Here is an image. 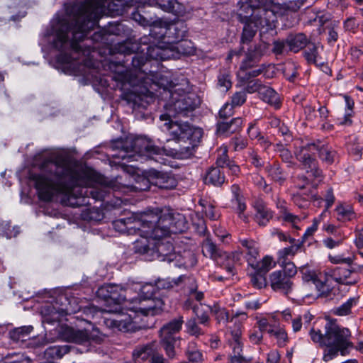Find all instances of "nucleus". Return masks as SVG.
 <instances>
[{
	"instance_id": "4c0bfd02",
	"label": "nucleus",
	"mask_w": 363,
	"mask_h": 363,
	"mask_svg": "<svg viewBox=\"0 0 363 363\" xmlns=\"http://www.w3.org/2000/svg\"><path fill=\"white\" fill-rule=\"evenodd\" d=\"M242 23H244L245 26H244L242 33L241 43L248 44L253 39L257 28H255L256 29H255L252 26V24H254L253 21H247V22H242ZM260 29L262 30V28H260Z\"/></svg>"
},
{
	"instance_id": "37998d69",
	"label": "nucleus",
	"mask_w": 363,
	"mask_h": 363,
	"mask_svg": "<svg viewBox=\"0 0 363 363\" xmlns=\"http://www.w3.org/2000/svg\"><path fill=\"white\" fill-rule=\"evenodd\" d=\"M252 267L257 269V271L266 274L271 269L275 267V263H274L272 257L265 256L262 261L257 262L255 264V262H253V266Z\"/></svg>"
},
{
	"instance_id": "0e129e2a",
	"label": "nucleus",
	"mask_w": 363,
	"mask_h": 363,
	"mask_svg": "<svg viewBox=\"0 0 363 363\" xmlns=\"http://www.w3.org/2000/svg\"><path fill=\"white\" fill-rule=\"evenodd\" d=\"M212 311L215 315L216 319L219 323H225L228 322L229 315L228 312L225 308L215 307Z\"/></svg>"
},
{
	"instance_id": "4d7b16f0",
	"label": "nucleus",
	"mask_w": 363,
	"mask_h": 363,
	"mask_svg": "<svg viewBox=\"0 0 363 363\" xmlns=\"http://www.w3.org/2000/svg\"><path fill=\"white\" fill-rule=\"evenodd\" d=\"M186 328L187 333L193 336L199 337L203 334V331L199 326L195 318H191L186 321Z\"/></svg>"
},
{
	"instance_id": "13d9d810",
	"label": "nucleus",
	"mask_w": 363,
	"mask_h": 363,
	"mask_svg": "<svg viewBox=\"0 0 363 363\" xmlns=\"http://www.w3.org/2000/svg\"><path fill=\"white\" fill-rule=\"evenodd\" d=\"M345 101L347 106V110L344 116V121L341 122L342 124L350 125L352 123L351 117L353 114V107L354 105V101L348 96H345Z\"/></svg>"
},
{
	"instance_id": "ddd939ff",
	"label": "nucleus",
	"mask_w": 363,
	"mask_h": 363,
	"mask_svg": "<svg viewBox=\"0 0 363 363\" xmlns=\"http://www.w3.org/2000/svg\"><path fill=\"white\" fill-rule=\"evenodd\" d=\"M169 235L158 236L157 240H155V247L152 250L150 260L156 259L161 261H167L172 262L174 259L173 245L169 240Z\"/></svg>"
},
{
	"instance_id": "6e6d98bb",
	"label": "nucleus",
	"mask_w": 363,
	"mask_h": 363,
	"mask_svg": "<svg viewBox=\"0 0 363 363\" xmlns=\"http://www.w3.org/2000/svg\"><path fill=\"white\" fill-rule=\"evenodd\" d=\"M177 51L184 55H191L195 52L194 46L190 41L183 40V39L176 43Z\"/></svg>"
},
{
	"instance_id": "473e14b6",
	"label": "nucleus",
	"mask_w": 363,
	"mask_h": 363,
	"mask_svg": "<svg viewBox=\"0 0 363 363\" xmlns=\"http://www.w3.org/2000/svg\"><path fill=\"white\" fill-rule=\"evenodd\" d=\"M242 247L247 251V261L251 266H253L257 257L259 255L257 244L252 240L243 239L240 240Z\"/></svg>"
},
{
	"instance_id": "20e7f679",
	"label": "nucleus",
	"mask_w": 363,
	"mask_h": 363,
	"mask_svg": "<svg viewBox=\"0 0 363 363\" xmlns=\"http://www.w3.org/2000/svg\"><path fill=\"white\" fill-rule=\"evenodd\" d=\"M160 120L163 123L160 125L162 131L169 133V138L166 140H175L180 144L178 148H174V155L179 159H186L191 157L195 147L199 143L202 131L199 128L191 126L188 123L173 122L169 113L162 114Z\"/></svg>"
},
{
	"instance_id": "1a4fd4ad",
	"label": "nucleus",
	"mask_w": 363,
	"mask_h": 363,
	"mask_svg": "<svg viewBox=\"0 0 363 363\" xmlns=\"http://www.w3.org/2000/svg\"><path fill=\"white\" fill-rule=\"evenodd\" d=\"M186 32L187 28L183 21L167 23L159 21L151 25L150 35L155 39H167V43L173 44L182 40Z\"/></svg>"
},
{
	"instance_id": "7ed1b4c3",
	"label": "nucleus",
	"mask_w": 363,
	"mask_h": 363,
	"mask_svg": "<svg viewBox=\"0 0 363 363\" xmlns=\"http://www.w3.org/2000/svg\"><path fill=\"white\" fill-rule=\"evenodd\" d=\"M159 220L158 211L132 212L128 216L116 219L112 225L116 231L126 235H138L140 237L133 242L136 253L144 255L150 260L152 250L160 233L156 226Z\"/></svg>"
},
{
	"instance_id": "c756f323",
	"label": "nucleus",
	"mask_w": 363,
	"mask_h": 363,
	"mask_svg": "<svg viewBox=\"0 0 363 363\" xmlns=\"http://www.w3.org/2000/svg\"><path fill=\"white\" fill-rule=\"evenodd\" d=\"M289 242L291 245L279 250L277 259H288L289 257L295 256L301 250L303 245L299 240L296 242L294 238H289Z\"/></svg>"
},
{
	"instance_id": "dca6fc26",
	"label": "nucleus",
	"mask_w": 363,
	"mask_h": 363,
	"mask_svg": "<svg viewBox=\"0 0 363 363\" xmlns=\"http://www.w3.org/2000/svg\"><path fill=\"white\" fill-rule=\"evenodd\" d=\"M269 283L273 291L285 295L289 294L293 287V282L281 270H277L270 274Z\"/></svg>"
},
{
	"instance_id": "0eeeda50",
	"label": "nucleus",
	"mask_w": 363,
	"mask_h": 363,
	"mask_svg": "<svg viewBox=\"0 0 363 363\" xmlns=\"http://www.w3.org/2000/svg\"><path fill=\"white\" fill-rule=\"evenodd\" d=\"M155 288V284L150 283L137 284L134 289L139 290L138 296L125 303L127 311L145 316L161 313L164 303L160 298H152Z\"/></svg>"
},
{
	"instance_id": "6e6552de",
	"label": "nucleus",
	"mask_w": 363,
	"mask_h": 363,
	"mask_svg": "<svg viewBox=\"0 0 363 363\" xmlns=\"http://www.w3.org/2000/svg\"><path fill=\"white\" fill-rule=\"evenodd\" d=\"M164 148H160L145 137H137L133 141L132 152H127L126 155H121L123 160L127 158L130 160H154L158 163H164L162 156L169 155Z\"/></svg>"
},
{
	"instance_id": "f8f14e48",
	"label": "nucleus",
	"mask_w": 363,
	"mask_h": 363,
	"mask_svg": "<svg viewBox=\"0 0 363 363\" xmlns=\"http://www.w3.org/2000/svg\"><path fill=\"white\" fill-rule=\"evenodd\" d=\"M152 212L158 211L159 220L156 222V226L160 233V236L169 235L171 233H182L186 228L185 218L183 216L178 214L174 217L169 213L167 216L162 215V211L159 208L150 210Z\"/></svg>"
},
{
	"instance_id": "c9c22d12",
	"label": "nucleus",
	"mask_w": 363,
	"mask_h": 363,
	"mask_svg": "<svg viewBox=\"0 0 363 363\" xmlns=\"http://www.w3.org/2000/svg\"><path fill=\"white\" fill-rule=\"evenodd\" d=\"M33 330V327L30 325L23 326L13 329L9 333L11 339L13 341H25L26 337Z\"/></svg>"
},
{
	"instance_id": "9d476101",
	"label": "nucleus",
	"mask_w": 363,
	"mask_h": 363,
	"mask_svg": "<svg viewBox=\"0 0 363 363\" xmlns=\"http://www.w3.org/2000/svg\"><path fill=\"white\" fill-rule=\"evenodd\" d=\"M150 181L147 178L139 174L124 173L123 176L116 177L106 184V188L114 191L127 194L133 191H147L150 188Z\"/></svg>"
},
{
	"instance_id": "2f4dec72",
	"label": "nucleus",
	"mask_w": 363,
	"mask_h": 363,
	"mask_svg": "<svg viewBox=\"0 0 363 363\" xmlns=\"http://www.w3.org/2000/svg\"><path fill=\"white\" fill-rule=\"evenodd\" d=\"M225 182V175L218 167H211L207 172L204 182L215 186L222 185Z\"/></svg>"
},
{
	"instance_id": "49530a36",
	"label": "nucleus",
	"mask_w": 363,
	"mask_h": 363,
	"mask_svg": "<svg viewBox=\"0 0 363 363\" xmlns=\"http://www.w3.org/2000/svg\"><path fill=\"white\" fill-rule=\"evenodd\" d=\"M300 272L303 274V279L306 283H312L318 289V275L315 270L310 269L307 266H302Z\"/></svg>"
},
{
	"instance_id": "052dcab7",
	"label": "nucleus",
	"mask_w": 363,
	"mask_h": 363,
	"mask_svg": "<svg viewBox=\"0 0 363 363\" xmlns=\"http://www.w3.org/2000/svg\"><path fill=\"white\" fill-rule=\"evenodd\" d=\"M228 156V150L226 147H220L218 150V157L216 159V164L220 167H225L228 165V162H230Z\"/></svg>"
},
{
	"instance_id": "f257e3e1",
	"label": "nucleus",
	"mask_w": 363,
	"mask_h": 363,
	"mask_svg": "<svg viewBox=\"0 0 363 363\" xmlns=\"http://www.w3.org/2000/svg\"><path fill=\"white\" fill-rule=\"evenodd\" d=\"M42 173L31 174L30 178L35 182V186L40 200L50 201L56 194H64L70 200L90 194L95 200H103L106 189L102 188L90 191L84 189L89 184L87 180L91 176L99 183H105V179L96 174H87L77 171L66 159L60 157L55 161H45L41 166Z\"/></svg>"
},
{
	"instance_id": "3c124183",
	"label": "nucleus",
	"mask_w": 363,
	"mask_h": 363,
	"mask_svg": "<svg viewBox=\"0 0 363 363\" xmlns=\"http://www.w3.org/2000/svg\"><path fill=\"white\" fill-rule=\"evenodd\" d=\"M317 230L318 221L314 218L313 224L306 230L303 235L302 236L301 241L299 242H301L302 245L304 242H308V245H311L313 241H315L314 235Z\"/></svg>"
},
{
	"instance_id": "e2e57ef3",
	"label": "nucleus",
	"mask_w": 363,
	"mask_h": 363,
	"mask_svg": "<svg viewBox=\"0 0 363 363\" xmlns=\"http://www.w3.org/2000/svg\"><path fill=\"white\" fill-rule=\"evenodd\" d=\"M230 145L235 151H240L247 147V141L242 136L235 137L231 139Z\"/></svg>"
},
{
	"instance_id": "a211bd4d",
	"label": "nucleus",
	"mask_w": 363,
	"mask_h": 363,
	"mask_svg": "<svg viewBox=\"0 0 363 363\" xmlns=\"http://www.w3.org/2000/svg\"><path fill=\"white\" fill-rule=\"evenodd\" d=\"M133 313L134 317H133L132 314H128V315H121L116 319L111 320L110 325L123 333L135 332L138 330L140 327L135 320V316L140 315V314Z\"/></svg>"
},
{
	"instance_id": "aec40b11",
	"label": "nucleus",
	"mask_w": 363,
	"mask_h": 363,
	"mask_svg": "<svg viewBox=\"0 0 363 363\" xmlns=\"http://www.w3.org/2000/svg\"><path fill=\"white\" fill-rule=\"evenodd\" d=\"M306 0H289L284 4L275 3L271 0V11L273 14L274 19L277 15H284L287 11H296L304 3Z\"/></svg>"
},
{
	"instance_id": "f704fd0d",
	"label": "nucleus",
	"mask_w": 363,
	"mask_h": 363,
	"mask_svg": "<svg viewBox=\"0 0 363 363\" xmlns=\"http://www.w3.org/2000/svg\"><path fill=\"white\" fill-rule=\"evenodd\" d=\"M267 333L271 337H274L277 340V344L279 347H284L286 344L288 336L283 328L274 326L269 328Z\"/></svg>"
},
{
	"instance_id": "5fc2aeb1",
	"label": "nucleus",
	"mask_w": 363,
	"mask_h": 363,
	"mask_svg": "<svg viewBox=\"0 0 363 363\" xmlns=\"http://www.w3.org/2000/svg\"><path fill=\"white\" fill-rule=\"evenodd\" d=\"M357 299L356 298H350L345 303L334 310V313L337 315H347L350 313L351 308L356 305Z\"/></svg>"
},
{
	"instance_id": "423d86ee",
	"label": "nucleus",
	"mask_w": 363,
	"mask_h": 363,
	"mask_svg": "<svg viewBox=\"0 0 363 363\" xmlns=\"http://www.w3.org/2000/svg\"><path fill=\"white\" fill-rule=\"evenodd\" d=\"M238 16L240 22L253 21L257 28H272L274 22L271 0H240Z\"/></svg>"
},
{
	"instance_id": "39448f33",
	"label": "nucleus",
	"mask_w": 363,
	"mask_h": 363,
	"mask_svg": "<svg viewBox=\"0 0 363 363\" xmlns=\"http://www.w3.org/2000/svg\"><path fill=\"white\" fill-rule=\"evenodd\" d=\"M326 320L324 336L319 332V344L326 346L323 357L325 362L337 357L339 352L342 356L347 354L348 349L352 347V343L349 341L350 330L340 328L335 320L329 318Z\"/></svg>"
},
{
	"instance_id": "c03bdc74",
	"label": "nucleus",
	"mask_w": 363,
	"mask_h": 363,
	"mask_svg": "<svg viewBox=\"0 0 363 363\" xmlns=\"http://www.w3.org/2000/svg\"><path fill=\"white\" fill-rule=\"evenodd\" d=\"M277 207L280 209L283 219L285 221L291 223L294 227L297 228L296 225L300 221V218L287 210L285 203L284 201L278 203Z\"/></svg>"
},
{
	"instance_id": "de8ad7c7",
	"label": "nucleus",
	"mask_w": 363,
	"mask_h": 363,
	"mask_svg": "<svg viewBox=\"0 0 363 363\" xmlns=\"http://www.w3.org/2000/svg\"><path fill=\"white\" fill-rule=\"evenodd\" d=\"M281 267L283 268V273L286 274L290 279L297 273V269L295 264L289 259H277Z\"/></svg>"
},
{
	"instance_id": "f3484780",
	"label": "nucleus",
	"mask_w": 363,
	"mask_h": 363,
	"mask_svg": "<svg viewBox=\"0 0 363 363\" xmlns=\"http://www.w3.org/2000/svg\"><path fill=\"white\" fill-rule=\"evenodd\" d=\"M157 6L162 11L172 13L177 16L185 13L184 6L177 0H145L144 5Z\"/></svg>"
},
{
	"instance_id": "ea45409f",
	"label": "nucleus",
	"mask_w": 363,
	"mask_h": 363,
	"mask_svg": "<svg viewBox=\"0 0 363 363\" xmlns=\"http://www.w3.org/2000/svg\"><path fill=\"white\" fill-rule=\"evenodd\" d=\"M160 342L164 348L167 356L173 359L175 356L174 345L176 342L175 337H160Z\"/></svg>"
},
{
	"instance_id": "2eb2a0df",
	"label": "nucleus",
	"mask_w": 363,
	"mask_h": 363,
	"mask_svg": "<svg viewBox=\"0 0 363 363\" xmlns=\"http://www.w3.org/2000/svg\"><path fill=\"white\" fill-rule=\"evenodd\" d=\"M172 97L174 100L173 108L178 114H186V112L192 111L200 104L199 96L194 93L182 95L178 99L174 95Z\"/></svg>"
},
{
	"instance_id": "a878e982",
	"label": "nucleus",
	"mask_w": 363,
	"mask_h": 363,
	"mask_svg": "<svg viewBox=\"0 0 363 363\" xmlns=\"http://www.w3.org/2000/svg\"><path fill=\"white\" fill-rule=\"evenodd\" d=\"M155 352L154 345L151 343L137 347L133 352V357L135 362L141 363L152 358Z\"/></svg>"
},
{
	"instance_id": "e433bc0d",
	"label": "nucleus",
	"mask_w": 363,
	"mask_h": 363,
	"mask_svg": "<svg viewBox=\"0 0 363 363\" xmlns=\"http://www.w3.org/2000/svg\"><path fill=\"white\" fill-rule=\"evenodd\" d=\"M69 352L68 345L52 346L46 349L45 354L52 359H60Z\"/></svg>"
},
{
	"instance_id": "4468645a",
	"label": "nucleus",
	"mask_w": 363,
	"mask_h": 363,
	"mask_svg": "<svg viewBox=\"0 0 363 363\" xmlns=\"http://www.w3.org/2000/svg\"><path fill=\"white\" fill-rule=\"evenodd\" d=\"M338 21L333 20L330 14H324L319 16V35L325 38L329 44H333L337 40L338 34L336 28Z\"/></svg>"
},
{
	"instance_id": "bf43d9fd",
	"label": "nucleus",
	"mask_w": 363,
	"mask_h": 363,
	"mask_svg": "<svg viewBox=\"0 0 363 363\" xmlns=\"http://www.w3.org/2000/svg\"><path fill=\"white\" fill-rule=\"evenodd\" d=\"M264 274L263 272L257 271L251 275L250 281L255 288L260 289L266 286L267 281Z\"/></svg>"
},
{
	"instance_id": "680f3d73",
	"label": "nucleus",
	"mask_w": 363,
	"mask_h": 363,
	"mask_svg": "<svg viewBox=\"0 0 363 363\" xmlns=\"http://www.w3.org/2000/svg\"><path fill=\"white\" fill-rule=\"evenodd\" d=\"M317 53V48L314 44H309L307 46L304 52V56L308 64L318 66L316 61Z\"/></svg>"
},
{
	"instance_id": "864d4df0",
	"label": "nucleus",
	"mask_w": 363,
	"mask_h": 363,
	"mask_svg": "<svg viewBox=\"0 0 363 363\" xmlns=\"http://www.w3.org/2000/svg\"><path fill=\"white\" fill-rule=\"evenodd\" d=\"M269 66L266 67L264 65H260L258 68H255L249 71H245L244 78L247 80L250 78L256 77L262 74H263L266 77H269V75L267 74L268 69ZM244 72V70L240 72V75Z\"/></svg>"
},
{
	"instance_id": "b1692460",
	"label": "nucleus",
	"mask_w": 363,
	"mask_h": 363,
	"mask_svg": "<svg viewBox=\"0 0 363 363\" xmlns=\"http://www.w3.org/2000/svg\"><path fill=\"white\" fill-rule=\"evenodd\" d=\"M151 183L164 189H172L177 186V181L173 176L159 172H156L155 176L152 178Z\"/></svg>"
},
{
	"instance_id": "cd10ccee",
	"label": "nucleus",
	"mask_w": 363,
	"mask_h": 363,
	"mask_svg": "<svg viewBox=\"0 0 363 363\" xmlns=\"http://www.w3.org/2000/svg\"><path fill=\"white\" fill-rule=\"evenodd\" d=\"M259 97L264 102L274 106L276 109L280 108V98L279 94L271 87L265 86L259 91Z\"/></svg>"
},
{
	"instance_id": "338daca9",
	"label": "nucleus",
	"mask_w": 363,
	"mask_h": 363,
	"mask_svg": "<svg viewBox=\"0 0 363 363\" xmlns=\"http://www.w3.org/2000/svg\"><path fill=\"white\" fill-rule=\"evenodd\" d=\"M247 96L244 91L235 92L231 97V104L233 106H240L246 101Z\"/></svg>"
},
{
	"instance_id": "393cba45",
	"label": "nucleus",
	"mask_w": 363,
	"mask_h": 363,
	"mask_svg": "<svg viewBox=\"0 0 363 363\" xmlns=\"http://www.w3.org/2000/svg\"><path fill=\"white\" fill-rule=\"evenodd\" d=\"M184 320L182 316H179L169 322L160 330V337H175L174 335L180 331Z\"/></svg>"
},
{
	"instance_id": "774afa93",
	"label": "nucleus",
	"mask_w": 363,
	"mask_h": 363,
	"mask_svg": "<svg viewBox=\"0 0 363 363\" xmlns=\"http://www.w3.org/2000/svg\"><path fill=\"white\" fill-rule=\"evenodd\" d=\"M275 315H271L269 318H262L257 320V325L259 329L262 331H267L272 328H274V325L271 324L272 320H274Z\"/></svg>"
},
{
	"instance_id": "603ef678",
	"label": "nucleus",
	"mask_w": 363,
	"mask_h": 363,
	"mask_svg": "<svg viewBox=\"0 0 363 363\" xmlns=\"http://www.w3.org/2000/svg\"><path fill=\"white\" fill-rule=\"evenodd\" d=\"M80 310L79 306H76L74 308H70L67 307L65 309H60V311H56L54 307H52L50 309V313L52 315V318L50 321H60V317L65 316L67 314L74 313Z\"/></svg>"
},
{
	"instance_id": "a18cd8bd",
	"label": "nucleus",
	"mask_w": 363,
	"mask_h": 363,
	"mask_svg": "<svg viewBox=\"0 0 363 363\" xmlns=\"http://www.w3.org/2000/svg\"><path fill=\"white\" fill-rule=\"evenodd\" d=\"M335 210L337 213V219L340 221L350 220L354 217V213L350 206H345L340 204L337 206Z\"/></svg>"
},
{
	"instance_id": "4be33fe9",
	"label": "nucleus",
	"mask_w": 363,
	"mask_h": 363,
	"mask_svg": "<svg viewBox=\"0 0 363 363\" xmlns=\"http://www.w3.org/2000/svg\"><path fill=\"white\" fill-rule=\"evenodd\" d=\"M231 340H229L230 346L232 348L230 355L243 356L242 355V342L241 340L242 326L240 323H235L234 328L230 330Z\"/></svg>"
},
{
	"instance_id": "bb28decb",
	"label": "nucleus",
	"mask_w": 363,
	"mask_h": 363,
	"mask_svg": "<svg viewBox=\"0 0 363 363\" xmlns=\"http://www.w3.org/2000/svg\"><path fill=\"white\" fill-rule=\"evenodd\" d=\"M255 220L259 225L264 226L272 218V212L261 201L255 204Z\"/></svg>"
},
{
	"instance_id": "a19ab883",
	"label": "nucleus",
	"mask_w": 363,
	"mask_h": 363,
	"mask_svg": "<svg viewBox=\"0 0 363 363\" xmlns=\"http://www.w3.org/2000/svg\"><path fill=\"white\" fill-rule=\"evenodd\" d=\"M202 252L204 256L216 259L220 255V252L216 245L209 239H206L202 245Z\"/></svg>"
},
{
	"instance_id": "412c9836",
	"label": "nucleus",
	"mask_w": 363,
	"mask_h": 363,
	"mask_svg": "<svg viewBox=\"0 0 363 363\" xmlns=\"http://www.w3.org/2000/svg\"><path fill=\"white\" fill-rule=\"evenodd\" d=\"M233 208L239 214V216L244 221H247V217L243 213L246 209V204L243 196L240 194L239 186L233 184L231 186Z\"/></svg>"
},
{
	"instance_id": "69168bd1",
	"label": "nucleus",
	"mask_w": 363,
	"mask_h": 363,
	"mask_svg": "<svg viewBox=\"0 0 363 363\" xmlns=\"http://www.w3.org/2000/svg\"><path fill=\"white\" fill-rule=\"evenodd\" d=\"M218 85L223 91H227L232 86L230 76L228 74H220L218 77Z\"/></svg>"
},
{
	"instance_id": "8fccbe9b",
	"label": "nucleus",
	"mask_w": 363,
	"mask_h": 363,
	"mask_svg": "<svg viewBox=\"0 0 363 363\" xmlns=\"http://www.w3.org/2000/svg\"><path fill=\"white\" fill-rule=\"evenodd\" d=\"M165 50L162 49L160 46H148L147 48V55L151 59L156 60H164L168 57L164 54Z\"/></svg>"
},
{
	"instance_id": "c85d7f7f",
	"label": "nucleus",
	"mask_w": 363,
	"mask_h": 363,
	"mask_svg": "<svg viewBox=\"0 0 363 363\" xmlns=\"http://www.w3.org/2000/svg\"><path fill=\"white\" fill-rule=\"evenodd\" d=\"M242 124V119L240 117L232 119L230 122H220L217 125V132L219 134H230L240 130Z\"/></svg>"
},
{
	"instance_id": "9b49d317",
	"label": "nucleus",
	"mask_w": 363,
	"mask_h": 363,
	"mask_svg": "<svg viewBox=\"0 0 363 363\" xmlns=\"http://www.w3.org/2000/svg\"><path fill=\"white\" fill-rule=\"evenodd\" d=\"M129 290H130V289L124 288L121 285L107 284L99 288L97 294L106 301H114V308L106 309V311L108 313H118L121 311V305L127 310L125 303L128 302L129 300H127L125 296Z\"/></svg>"
},
{
	"instance_id": "6ab92c4d",
	"label": "nucleus",
	"mask_w": 363,
	"mask_h": 363,
	"mask_svg": "<svg viewBox=\"0 0 363 363\" xmlns=\"http://www.w3.org/2000/svg\"><path fill=\"white\" fill-rule=\"evenodd\" d=\"M318 147L315 144H309L301 148L297 152V159L302 162L306 168L312 169V166L315 167L316 154Z\"/></svg>"
},
{
	"instance_id": "7c9ffc66",
	"label": "nucleus",
	"mask_w": 363,
	"mask_h": 363,
	"mask_svg": "<svg viewBox=\"0 0 363 363\" xmlns=\"http://www.w3.org/2000/svg\"><path fill=\"white\" fill-rule=\"evenodd\" d=\"M307 39L305 35L298 33L296 35H290L286 38V44L289 50L294 52H298L306 45Z\"/></svg>"
},
{
	"instance_id": "79ce46f5",
	"label": "nucleus",
	"mask_w": 363,
	"mask_h": 363,
	"mask_svg": "<svg viewBox=\"0 0 363 363\" xmlns=\"http://www.w3.org/2000/svg\"><path fill=\"white\" fill-rule=\"evenodd\" d=\"M323 201L325 202L324 211L321 213L320 216H325V213L328 211V209L333 205L335 201V197L333 194V189L332 187H329L325 194H323V197L319 196V203Z\"/></svg>"
},
{
	"instance_id": "5701e85b",
	"label": "nucleus",
	"mask_w": 363,
	"mask_h": 363,
	"mask_svg": "<svg viewBox=\"0 0 363 363\" xmlns=\"http://www.w3.org/2000/svg\"><path fill=\"white\" fill-rule=\"evenodd\" d=\"M75 341L79 344L86 342L101 343L104 336L97 329H93L91 332L87 330H78L75 333Z\"/></svg>"
},
{
	"instance_id": "58836bf2",
	"label": "nucleus",
	"mask_w": 363,
	"mask_h": 363,
	"mask_svg": "<svg viewBox=\"0 0 363 363\" xmlns=\"http://www.w3.org/2000/svg\"><path fill=\"white\" fill-rule=\"evenodd\" d=\"M186 277H179L177 279L166 278V279H158L155 281V287L157 289H169L173 288L174 286H177L179 281L182 279H185Z\"/></svg>"
},
{
	"instance_id": "09e8293b",
	"label": "nucleus",
	"mask_w": 363,
	"mask_h": 363,
	"mask_svg": "<svg viewBox=\"0 0 363 363\" xmlns=\"http://www.w3.org/2000/svg\"><path fill=\"white\" fill-rule=\"evenodd\" d=\"M319 157L326 164H331L336 157V152L327 147L319 149Z\"/></svg>"
},
{
	"instance_id": "f03ea898",
	"label": "nucleus",
	"mask_w": 363,
	"mask_h": 363,
	"mask_svg": "<svg viewBox=\"0 0 363 363\" xmlns=\"http://www.w3.org/2000/svg\"><path fill=\"white\" fill-rule=\"evenodd\" d=\"M124 5V0H86L83 3L66 5V18L59 19L54 26L55 48L60 51L70 49L79 52L81 48L79 43L96 26L99 18L106 11L122 10Z\"/></svg>"
},
{
	"instance_id": "72a5a7b5",
	"label": "nucleus",
	"mask_w": 363,
	"mask_h": 363,
	"mask_svg": "<svg viewBox=\"0 0 363 363\" xmlns=\"http://www.w3.org/2000/svg\"><path fill=\"white\" fill-rule=\"evenodd\" d=\"M156 84L159 87L162 88L164 91H168L171 96L174 95L179 89H175L177 84H176L167 74H161L158 77Z\"/></svg>"
}]
</instances>
